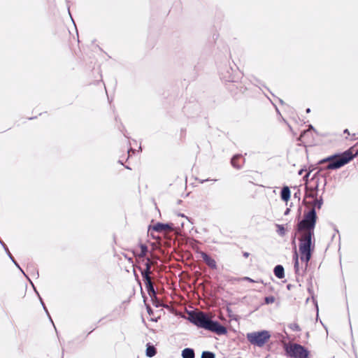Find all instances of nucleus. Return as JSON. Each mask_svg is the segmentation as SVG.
<instances>
[{"label": "nucleus", "instance_id": "obj_1", "mask_svg": "<svg viewBox=\"0 0 358 358\" xmlns=\"http://www.w3.org/2000/svg\"><path fill=\"white\" fill-rule=\"evenodd\" d=\"M358 155V142L348 150L338 155H333L320 161V164L328 163L326 169L334 170L339 169L349 163Z\"/></svg>", "mask_w": 358, "mask_h": 358}, {"label": "nucleus", "instance_id": "obj_2", "mask_svg": "<svg viewBox=\"0 0 358 358\" xmlns=\"http://www.w3.org/2000/svg\"><path fill=\"white\" fill-rule=\"evenodd\" d=\"M192 323L199 327L215 332L217 334H224L227 332L224 327L217 322L211 320L204 313L201 311L193 312L189 314Z\"/></svg>", "mask_w": 358, "mask_h": 358}, {"label": "nucleus", "instance_id": "obj_3", "mask_svg": "<svg viewBox=\"0 0 358 358\" xmlns=\"http://www.w3.org/2000/svg\"><path fill=\"white\" fill-rule=\"evenodd\" d=\"M301 234L299 240V252L301 261L306 262V264L311 258L312 252L314 250L315 244L312 239L314 236V232L299 231Z\"/></svg>", "mask_w": 358, "mask_h": 358}, {"label": "nucleus", "instance_id": "obj_4", "mask_svg": "<svg viewBox=\"0 0 358 358\" xmlns=\"http://www.w3.org/2000/svg\"><path fill=\"white\" fill-rule=\"evenodd\" d=\"M317 218L315 210L312 208L308 213H304L303 219L298 223V231L314 232Z\"/></svg>", "mask_w": 358, "mask_h": 358}, {"label": "nucleus", "instance_id": "obj_5", "mask_svg": "<svg viewBox=\"0 0 358 358\" xmlns=\"http://www.w3.org/2000/svg\"><path fill=\"white\" fill-rule=\"evenodd\" d=\"M289 357L292 358H310V352L301 345L289 343L285 347Z\"/></svg>", "mask_w": 358, "mask_h": 358}, {"label": "nucleus", "instance_id": "obj_6", "mask_svg": "<svg viewBox=\"0 0 358 358\" xmlns=\"http://www.w3.org/2000/svg\"><path fill=\"white\" fill-rule=\"evenodd\" d=\"M270 337L271 335L267 331L252 332L247 334L248 341L251 344L259 347L263 346L269 340Z\"/></svg>", "mask_w": 358, "mask_h": 358}, {"label": "nucleus", "instance_id": "obj_7", "mask_svg": "<svg viewBox=\"0 0 358 358\" xmlns=\"http://www.w3.org/2000/svg\"><path fill=\"white\" fill-rule=\"evenodd\" d=\"M201 257L203 259L204 262L212 269L217 268V264L215 260L207 255L204 252H200Z\"/></svg>", "mask_w": 358, "mask_h": 358}, {"label": "nucleus", "instance_id": "obj_8", "mask_svg": "<svg viewBox=\"0 0 358 358\" xmlns=\"http://www.w3.org/2000/svg\"><path fill=\"white\" fill-rule=\"evenodd\" d=\"M243 162L244 159L241 155H236L232 157L231 164L234 168L240 169Z\"/></svg>", "mask_w": 358, "mask_h": 358}, {"label": "nucleus", "instance_id": "obj_9", "mask_svg": "<svg viewBox=\"0 0 358 358\" xmlns=\"http://www.w3.org/2000/svg\"><path fill=\"white\" fill-rule=\"evenodd\" d=\"M305 203H306V206H310L311 208H314V209L315 210V208H317V209L321 208L323 201H322V199H318L317 198V199H315L313 201H305Z\"/></svg>", "mask_w": 358, "mask_h": 358}, {"label": "nucleus", "instance_id": "obj_10", "mask_svg": "<svg viewBox=\"0 0 358 358\" xmlns=\"http://www.w3.org/2000/svg\"><path fill=\"white\" fill-rule=\"evenodd\" d=\"M280 196L282 200L285 202L290 199L291 192L289 188L287 186H285L282 189Z\"/></svg>", "mask_w": 358, "mask_h": 358}, {"label": "nucleus", "instance_id": "obj_11", "mask_svg": "<svg viewBox=\"0 0 358 358\" xmlns=\"http://www.w3.org/2000/svg\"><path fill=\"white\" fill-rule=\"evenodd\" d=\"M275 275L279 278L282 279L285 277V271L284 268L281 265H277L273 270Z\"/></svg>", "mask_w": 358, "mask_h": 358}, {"label": "nucleus", "instance_id": "obj_12", "mask_svg": "<svg viewBox=\"0 0 358 358\" xmlns=\"http://www.w3.org/2000/svg\"><path fill=\"white\" fill-rule=\"evenodd\" d=\"M157 354V350L154 345L150 343L146 345V356L148 357H152Z\"/></svg>", "mask_w": 358, "mask_h": 358}, {"label": "nucleus", "instance_id": "obj_13", "mask_svg": "<svg viewBox=\"0 0 358 358\" xmlns=\"http://www.w3.org/2000/svg\"><path fill=\"white\" fill-rule=\"evenodd\" d=\"M145 285V287H146V289L148 291V293L149 296L151 298L156 297V292H155V290L154 289V286H153L152 282L146 283Z\"/></svg>", "mask_w": 358, "mask_h": 358}, {"label": "nucleus", "instance_id": "obj_14", "mask_svg": "<svg viewBox=\"0 0 358 358\" xmlns=\"http://www.w3.org/2000/svg\"><path fill=\"white\" fill-rule=\"evenodd\" d=\"M183 358H194V351L191 348H185L182 351Z\"/></svg>", "mask_w": 358, "mask_h": 358}, {"label": "nucleus", "instance_id": "obj_15", "mask_svg": "<svg viewBox=\"0 0 358 358\" xmlns=\"http://www.w3.org/2000/svg\"><path fill=\"white\" fill-rule=\"evenodd\" d=\"M169 227L167 224L157 223L153 227V229L158 232H162L166 231Z\"/></svg>", "mask_w": 358, "mask_h": 358}, {"label": "nucleus", "instance_id": "obj_16", "mask_svg": "<svg viewBox=\"0 0 358 358\" xmlns=\"http://www.w3.org/2000/svg\"><path fill=\"white\" fill-rule=\"evenodd\" d=\"M151 273L152 271H141V275L145 284L152 282V278L150 276Z\"/></svg>", "mask_w": 358, "mask_h": 358}, {"label": "nucleus", "instance_id": "obj_17", "mask_svg": "<svg viewBox=\"0 0 358 358\" xmlns=\"http://www.w3.org/2000/svg\"><path fill=\"white\" fill-rule=\"evenodd\" d=\"M147 252H148V247L144 244H141L140 245V251L138 252L137 256L140 258L144 257H145Z\"/></svg>", "mask_w": 358, "mask_h": 358}, {"label": "nucleus", "instance_id": "obj_18", "mask_svg": "<svg viewBox=\"0 0 358 358\" xmlns=\"http://www.w3.org/2000/svg\"><path fill=\"white\" fill-rule=\"evenodd\" d=\"M306 197L308 199H312L313 201L315 199H317L316 191L313 189L309 191H306Z\"/></svg>", "mask_w": 358, "mask_h": 358}, {"label": "nucleus", "instance_id": "obj_19", "mask_svg": "<svg viewBox=\"0 0 358 358\" xmlns=\"http://www.w3.org/2000/svg\"><path fill=\"white\" fill-rule=\"evenodd\" d=\"M294 269H295V271L297 273L299 271V255H298L296 250H295L294 254Z\"/></svg>", "mask_w": 358, "mask_h": 358}, {"label": "nucleus", "instance_id": "obj_20", "mask_svg": "<svg viewBox=\"0 0 358 358\" xmlns=\"http://www.w3.org/2000/svg\"><path fill=\"white\" fill-rule=\"evenodd\" d=\"M155 262L151 261L149 258L147 259V262L145 263V268L143 271H152L151 266L155 264Z\"/></svg>", "mask_w": 358, "mask_h": 358}, {"label": "nucleus", "instance_id": "obj_21", "mask_svg": "<svg viewBox=\"0 0 358 358\" xmlns=\"http://www.w3.org/2000/svg\"><path fill=\"white\" fill-rule=\"evenodd\" d=\"M288 327L291 330H292L294 331H301V328H300L299 325L296 322L289 324Z\"/></svg>", "mask_w": 358, "mask_h": 358}, {"label": "nucleus", "instance_id": "obj_22", "mask_svg": "<svg viewBox=\"0 0 358 358\" xmlns=\"http://www.w3.org/2000/svg\"><path fill=\"white\" fill-rule=\"evenodd\" d=\"M201 358H215V355L211 352L205 351L203 352Z\"/></svg>", "mask_w": 358, "mask_h": 358}, {"label": "nucleus", "instance_id": "obj_23", "mask_svg": "<svg viewBox=\"0 0 358 358\" xmlns=\"http://www.w3.org/2000/svg\"><path fill=\"white\" fill-rule=\"evenodd\" d=\"M264 301L266 304L273 303L275 301V298L273 296H266L264 299Z\"/></svg>", "mask_w": 358, "mask_h": 358}, {"label": "nucleus", "instance_id": "obj_24", "mask_svg": "<svg viewBox=\"0 0 358 358\" xmlns=\"http://www.w3.org/2000/svg\"><path fill=\"white\" fill-rule=\"evenodd\" d=\"M277 231L280 235L284 236L285 234V229L282 225L277 224Z\"/></svg>", "mask_w": 358, "mask_h": 358}, {"label": "nucleus", "instance_id": "obj_25", "mask_svg": "<svg viewBox=\"0 0 358 358\" xmlns=\"http://www.w3.org/2000/svg\"><path fill=\"white\" fill-rule=\"evenodd\" d=\"M243 280H245L250 282H256L257 281L254 280L253 279L249 278V277H244L242 278Z\"/></svg>", "mask_w": 358, "mask_h": 358}, {"label": "nucleus", "instance_id": "obj_26", "mask_svg": "<svg viewBox=\"0 0 358 358\" xmlns=\"http://www.w3.org/2000/svg\"><path fill=\"white\" fill-rule=\"evenodd\" d=\"M243 255L244 257L248 258L249 257L250 254L248 252H244L243 253Z\"/></svg>", "mask_w": 358, "mask_h": 358}, {"label": "nucleus", "instance_id": "obj_27", "mask_svg": "<svg viewBox=\"0 0 358 358\" xmlns=\"http://www.w3.org/2000/svg\"><path fill=\"white\" fill-rule=\"evenodd\" d=\"M343 133H344L345 134H349V131H348V129H347L344 130Z\"/></svg>", "mask_w": 358, "mask_h": 358}, {"label": "nucleus", "instance_id": "obj_28", "mask_svg": "<svg viewBox=\"0 0 358 358\" xmlns=\"http://www.w3.org/2000/svg\"><path fill=\"white\" fill-rule=\"evenodd\" d=\"M310 108H308V109L306 110V112H307V113H310Z\"/></svg>", "mask_w": 358, "mask_h": 358}]
</instances>
